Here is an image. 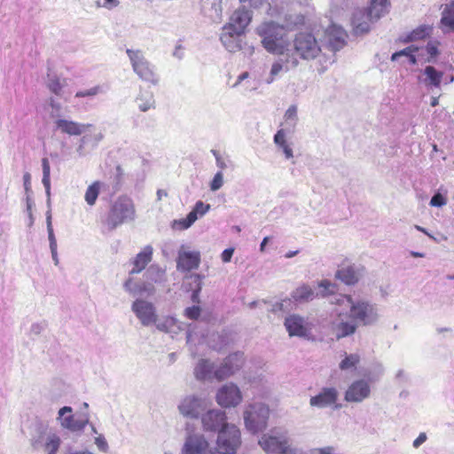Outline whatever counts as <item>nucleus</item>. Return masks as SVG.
Segmentation results:
<instances>
[{
  "mask_svg": "<svg viewBox=\"0 0 454 454\" xmlns=\"http://www.w3.org/2000/svg\"><path fill=\"white\" fill-rule=\"evenodd\" d=\"M330 302L338 306L349 307V317L362 325H372L380 318L378 305L368 299L351 295H334Z\"/></svg>",
  "mask_w": 454,
  "mask_h": 454,
  "instance_id": "f257e3e1",
  "label": "nucleus"
},
{
  "mask_svg": "<svg viewBox=\"0 0 454 454\" xmlns=\"http://www.w3.org/2000/svg\"><path fill=\"white\" fill-rule=\"evenodd\" d=\"M263 48L270 53L284 56L292 51L291 39L284 26L276 22H263L256 27Z\"/></svg>",
  "mask_w": 454,
  "mask_h": 454,
  "instance_id": "f03ea898",
  "label": "nucleus"
},
{
  "mask_svg": "<svg viewBox=\"0 0 454 454\" xmlns=\"http://www.w3.org/2000/svg\"><path fill=\"white\" fill-rule=\"evenodd\" d=\"M135 219L136 207L133 200L127 195H121L113 201L106 224L110 230H114L123 223L133 222Z\"/></svg>",
  "mask_w": 454,
  "mask_h": 454,
  "instance_id": "7ed1b4c3",
  "label": "nucleus"
},
{
  "mask_svg": "<svg viewBox=\"0 0 454 454\" xmlns=\"http://www.w3.org/2000/svg\"><path fill=\"white\" fill-rule=\"evenodd\" d=\"M269 417L270 409L262 403H249L243 414L247 430L254 434L266 429Z\"/></svg>",
  "mask_w": 454,
  "mask_h": 454,
  "instance_id": "20e7f679",
  "label": "nucleus"
},
{
  "mask_svg": "<svg viewBox=\"0 0 454 454\" xmlns=\"http://www.w3.org/2000/svg\"><path fill=\"white\" fill-rule=\"evenodd\" d=\"M126 53L129 59L134 73L143 81L152 84L159 82V76L155 67L145 57L140 50L127 49Z\"/></svg>",
  "mask_w": 454,
  "mask_h": 454,
  "instance_id": "39448f33",
  "label": "nucleus"
},
{
  "mask_svg": "<svg viewBox=\"0 0 454 454\" xmlns=\"http://www.w3.org/2000/svg\"><path fill=\"white\" fill-rule=\"evenodd\" d=\"M290 54L303 59H315L321 49L315 36L310 33H299L291 40Z\"/></svg>",
  "mask_w": 454,
  "mask_h": 454,
  "instance_id": "423d86ee",
  "label": "nucleus"
},
{
  "mask_svg": "<svg viewBox=\"0 0 454 454\" xmlns=\"http://www.w3.org/2000/svg\"><path fill=\"white\" fill-rule=\"evenodd\" d=\"M209 401L202 396L190 394L183 396L178 404V412L186 419H198L209 407Z\"/></svg>",
  "mask_w": 454,
  "mask_h": 454,
  "instance_id": "0eeeda50",
  "label": "nucleus"
},
{
  "mask_svg": "<svg viewBox=\"0 0 454 454\" xmlns=\"http://www.w3.org/2000/svg\"><path fill=\"white\" fill-rule=\"evenodd\" d=\"M258 443L268 454H282L290 446L287 432L281 428H273L263 434Z\"/></svg>",
  "mask_w": 454,
  "mask_h": 454,
  "instance_id": "6e6552de",
  "label": "nucleus"
},
{
  "mask_svg": "<svg viewBox=\"0 0 454 454\" xmlns=\"http://www.w3.org/2000/svg\"><path fill=\"white\" fill-rule=\"evenodd\" d=\"M240 444V431L235 425H227L219 431L216 449L220 454H235Z\"/></svg>",
  "mask_w": 454,
  "mask_h": 454,
  "instance_id": "1a4fd4ad",
  "label": "nucleus"
},
{
  "mask_svg": "<svg viewBox=\"0 0 454 454\" xmlns=\"http://www.w3.org/2000/svg\"><path fill=\"white\" fill-rule=\"evenodd\" d=\"M318 287L321 289L318 294L308 285H301L291 293L292 303H305L312 301L317 296L326 297L333 294L335 292V285L327 279H324L318 283Z\"/></svg>",
  "mask_w": 454,
  "mask_h": 454,
  "instance_id": "9d476101",
  "label": "nucleus"
},
{
  "mask_svg": "<svg viewBox=\"0 0 454 454\" xmlns=\"http://www.w3.org/2000/svg\"><path fill=\"white\" fill-rule=\"evenodd\" d=\"M72 408L70 406H64L59 409L57 419L59 421L60 426L73 433L82 432L87 425L90 423L89 414H83L82 417L75 418L72 414Z\"/></svg>",
  "mask_w": 454,
  "mask_h": 454,
  "instance_id": "9b49d317",
  "label": "nucleus"
},
{
  "mask_svg": "<svg viewBox=\"0 0 454 454\" xmlns=\"http://www.w3.org/2000/svg\"><path fill=\"white\" fill-rule=\"evenodd\" d=\"M200 261V251L191 250L186 245H182L177 252L176 270L180 272H190L199 268Z\"/></svg>",
  "mask_w": 454,
  "mask_h": 454,
  "instance_id": "f8f14e48",
  "label": "nucleus"
},
{
  "mask_svg": "<svg viewBox=\"0 0 454 454\" xmlns=\"http://www.w3.org/2000/svg\"><path fill=\"white\" fill-rule=\"evenodd\" d=\"M242 393L234 383L223 385L215 395L216 403L223 408L236 407L242 402Z\"/></svg>",
  "mask_w": 454,
  "mask_h": 454,
  "instance_id": "ddd939ff",
  "label": "nucleus"
},
{
  "mask_svg": "<svg viewBox=\"0 0 454 454\" xmlns=\"http://www.w3.org/2000/svg\"><path fill=\"white\" fill-rule=\"evenodd\" d=\"M201 420L202 428L206 432H218L225 426L230 425L227 423V416L225 411L219 409H208L203 412L200 418Z\"/></svg>",
  "mask_w": 454,
  "mask_h": 454,
  "instance_id": "4468645a",
  "label": "nucleus"
},
{
  "mask_svg": "<svg viewBox=\"0 0 454 454\" xmlns=\"http://www.w3.org/2000/svg\"><path fill=\"white\" fill-rule=\"evenodd\" d=\"M131 310L144 326H149L157 321L156 308L146 300L136 299L131 305Z\"/></svg>",
  "mask_w": 454,
  "mask_h": 454,
  "instance_id": "2eb2a0df",
  "label": "nucleus"
},
{
  "mask_svg": "<svg viewBox=\"0 0 454 454\" xmlns=\"http://www.w3.org/2000/svg\"><path fill=\"white\" fill-rule=\"evenodd\" d=\"M210 207L209 204L198 200L185 218L176 219L171 223V228L176 231L189 229L199 218L203 217L210 210Z\"/></svg>",
  "mask_w": 454,
  "mask_h": 454,
  "instance_id": "dca6fc26",
  "label": "nucleus"
},
{
  "mask_svg": "<svg viewBox=\"0 0 454 454\" xmlns=\"http://www.w3.org/2000/svg\"><path fill=\"white\" fill-rule=\"evenodd\" d=\"M244 354L235 352L228 356L223 362L215 371V377L218 380H223L238 372L244 364Z\"/></svg>",
  "mask_w": 454,
  "mask_h": 454,
  "instance_id": "f3484780",
  "label": "nucleus"
},
{
  "mask_svg": "<svg viewBox=\"0 0 454 454\" xmlns=\"http://www.w3.org/2000/svg\"><path fill=\"white\" fill-rule=\"evenodd\" d=\"M332 333L337 340L353 335L357 328L356 323L348 318L347 315L338 313L337 317L330 324Z\"/></svg>",
  "mask_w": 454,
  "mask_h": 454,
  "instance_id": "a211bd4d",
  "label": "nucleus"
},
{
  "mask_svg": "<svg viewBox=\"0 0 454 454\" xmlns=\"http://www.w3.org/2000/svg\"><path fill=\"white\" fill-rule=\"evenodd\" d=\"M371 392V385L368 380H356L347 388L344 399L348 403H362L370 397Z\"/></svg>",
  "mask_w": 454,
  "mask_h": 454,
  "instance_id": "6ab92c4d",
  "label": "nucleus"
},
{
  "mask_svg": "<svg viewBox=\"0 0 454 454\" xmlns=\"http://www.w3.org/2000/svg\"><path fill=\"white\" fill-rule=\"evenodd\" d=\"M338 396L339 393L335 387H324L317 395L310 398L309 404L320 409L326 407L338 408L336 405Z\"/></svg>",
  "mask_w": 454,
  "mask_h": 454,
  "instance_id": "aec40b11",
  "label": "nucleus"
},
{
  "mask_svg": "<svg viewBox=\"0 0 454 454\" xmlns=\"http://www.w3.org/2000/svg\"><path fill=\"white\" fill-rule=\"evenodd\" d=\"M183 454H207L209 450V443L205 436L200 434L189 435L182 449Z\"/></svg>",
  "mask_w": 454,
  "mask_h": 454,
  "instance_id": "412c9836",
  "label": "nucleus"
},
{
  "mask_svg": "<svg viewBox=\"0 0 454 454\" xmlns=\"http://www.w3.org/2000/svg\"><path fill=\"white\" fill-rule=\"evenodd\" d=\"M285 327L290 336L307 338L309 328L306 319L299 315L293 314L286 317Z\"/></svg>",
  "mask_w": 454,
  "mask_h": 454,
  "instance_id": "4be33fe9",
  "label": "nucleus"
},
{
  "mask_svg": "<svg viewBox=\"0 0 454 454\" xmlns=\"http://www.w3.org/2000/svg\"><path fill=\"white\" fill-rule=\"evenodd\" d=\"M299 64V59L290 52L285 53L284 56L279 58L272 64L270 73V78L267 79V83H271L275 77L281 72H287L290 69L296 67Z\"/></svg>",
  "mask_w": 454,
  "mask_h": 454,
  "instance_id": "5701e85b",
  "label": "nucleus"
},
{
  "mask_svg": "<svg viewBox=\"0 0 454 454\" xmlns=\"http://www.w3.org/2000/svg\"><path fill=\"white\" fill-rule=\"evenodd\" d=\"M252 19L251 12L244 8L236 10L225 25V29H235L238 33H244L245 28Z\"/></svg>",
  "mask_w": 454,
  "mask_h": 454,
  "instance_id": "b1692460",
  "label": "nucleus"
},
{
  "mask_svg": "<svg viewBox=\"0 0 454 454\" xmlns=\"http://www.w3.org/2000/svg\"><path fill=\"white\" fill-rule=\"evenodd\" d=\"M243 33H238L235 29H225L224 26L220 40L228 51L236 52L241 49L240 36Z\"/></svg>",
  "mask_w": 454,
  "mask_h": 454,
  "instance_id": "393cba45",
  "label": "nucleus"
},
{
  "mask_svg": "<svg viewBox=\"0 0 454 454\" xmlns=\"http://www.w3.org/2000/svg\"><path fill=\"white\" fill-rule=\"evenodd\" d=\"M217 369L215 364L208 359L201 358L194 367V377L198 380H210L215 379V371Z\"/></svg>",
  "mask_w": 454,
  "mask_h": 454,
  "instance_id": "a878e982",
  "label": "nucleus"
},
{
  "mask_svg": "<svg viewBox=\"0 0 454 454\" xmlns=\"http://www.w3.org/2000/svg\"><path fill=\"white\" fill-rule=\"evenodd\" d=\"M328 43L333 51L340 50L346 43L347 34L336 25H332L326 30Z\"/></svg>",
  "mask_w": 454,
  "mask_h": 454,
  "instance_id": "bb28decb",
  "label": "nucleus"
},
{
  "mask_svg": "<svg viewBox=\"0 0 454 454\" xmlns=\"http://www.w3.org/2000/svg\"><path fill=\"white\" fill-rule=\"evenodd\" d=\"M153 252L152 246H145L134 258L132 262L133 268L130 270L129 275L140 273L145 270L146 265L152 261Z\"/></svg>",
  "mask_w": 454,
  "mask_h": 454,
  "instance_id": "cd10ccee",
  "label": "nucleus"
},
{
  "mask_svg": "<svg viewBox=\"0 0 454 454\" xmlns=\"http://www.w3.org/2000/svg\"><path fill=\"white\" fill-rule=\"evenodd\" d=\"M153 324L159 331L169 333L172 336L184 330L183 323L173 317H164L160 319L157 317L156 323Z\"/></svg>",
  "mask_w": 454,
  "mask_h": 454,
  "instance_id": "c85d7f7f",
  "label": "nucleus"
},
{
  "mask_svg": "<svg viewBox=\"0 0 454 454\" xmlns=\"http://www.w3.org/2000/svg\"><path fill=\"white\" fill-rule=\"evenodd\" d=\"M336 278L340 279L347 285L356 284L360 277V269L355 265H347L339 269L335 273Z\"/></svg>",
  "mask_w": 454,
  "mask_h": 454,
  "instance_id": "c756f323",
  "label": "nucleus"
},
{
  "mask_svg": "<svg viewBox=\"0 0 454 454\" xmlns=\"http://www.w3.org/2000/svg\"><path fill=\"white\" fill-rule=\"evenodd\" d=\"M291 134V129H279L274 136V143L282 150L286 159L294 157L293 149L286 141V137Z\"/></svg>",
  "mask_w": 454,
  "mask_h": 454,
  "instance_id": "7c9ffc66",
  "label": "nucleus"
},
{
  "mask_svg": "<svg viewBox=\"0 0 454 454\" xmlns=\"http://www.w3.org/2000/svg\"><path fill=\"white\" fill-rule=\"evenodd\" d=\"M46 86L56 96L63 97L65 89L67 86V81L66 78H61L56 74L48 73Z\"/></svg>",
  "mask_w": 454,
  "mask_h": 454,
  "instance_id": "2f4dec72",
  "label": "nucleus"
},
{
  "mask_svg": "<svg viewBox=\"0 0 454 454\" xmlns=\"http://www.w3.org/2000/svg\"><path fill=\"white\" fill-rule=\"evenodd\" d=\"M389 0H372L367 15L371 20H377L388 12Z\"/></svg>",
  "mask_w": 454,
  "mask_h": 454,
  "instance_id": "473e14b6",
  "label": "nucleus"
},
{
  "mask_svg": "<svg viewBox=\"0 0 454 454\" xmlns=\"http://www.w3.org/2000/svg\"><path fill=\"white\" fill-rule=\"evenodd\" d=\"M145 277L146 281L155 284H162L167 280L165 269L157 264H152L145 271Z\"/></svg>",
  "mask_w": 454,
  "mask_h": 454,
  "instance_id": "72a5a7b5",
  "label": "nucleus"
},
{
  "mask_svg": "<svg viewBox=\"0 0 454 454\" xmlns=\"http://www.w3.org/2000/svg\"><path fill=\"white\" fill-rule=\"evenodd\" d=\"M60 444L61 439L55 433H49L43 438V447L47 454H57Z\"/></svg>",
  "mask_w": 454,
  "mask_h": 454,
  "instance_id": "f704fd0d",
  "label": "nucleus"
},
{
  "mask_svg": "<svg viewBox=\"0 0 454 454\" xmlns=\"http://www.w3.org/2000/svg\"><path fill=\"white\" fill-rule=\"evenodd\" d=\"M57 128L61 130V132L71 136L81 135L84 129L83 125L67 120H59L57 121Z\"/></svg>",
  "mask_w": 454,
  "mask_h": 454,
  "instance_id": "c9c22d12",
  "label": "nucleus"
},
{
  "mask_svg": "<svg viewBox=\"0 0 454 454\" xmlns=\"http://www.w3.org/2000/svg\"><path fill=\"white\" fill-rule=\"evenodd\" d=\"M103 184L99 181L92 183L86 190L84 200L89 206L95 205Z\"/></svg>",
  "mask_w": 454,
  "mask_h": 454,
  "instance_id": "e433bc0d",
  "label": "nucleus"
},
{
  "mask_svg": "<svg viewBox=\"0 0 454 454\" xmlns=\"http://www.w3.org/2000/svg\"><path fill=\"white\" fill-rule=\"evenodd\" d=\"M108 87L105 84L95 85L89 89L79 90L75 94V98H92L98 95L105 94Z\"/></svg>",
  "mask_w": 454,
  "mask_h": 454,
  "instance_id": "4c0bfd02",
  "label": "nucleus"
},
{
  "mask_svg": "<svg viewBox=\"0 0 454 454\" xmlns=\"http://www.w3.org/2000/svg\"><path fill=\"white\" fill-rule=\"evenodd\" d=\"M426 74L425 82L432 86L438 87L442 81V74L438 72L434 67L427 66L424 70Z\"/></svg>",
  "mask_w": 454,
  "mask_h": 454,
  "instance_id": "58836bf2",
  "label": "nucleus"
},
{
  "mask_svg": "<svg viewBox=\"0 0 454 454\" xmlns=\"http://www.w3.org/2000/svg\"><path fill=\"white\" fill-rule=\"evenodd\" d=\"M42 168H43V179L42 183L45 188V192L48 197V201H50L51 196V167L50 162L47 158H43L42 160Z\"/></svg>",
  "mask_w": 454,
  "mask_h": 454,
  "instance_id": "ea45409f",
  "label": "nucleus"
},
{
  "mask_svg": "<svg viewBox=\"0 0 454 454\" xmlns=\"http://www.w3.org/2000/svg\"><path fill=\"white\" fill-rule=\"evenodd\" d=\"M360 362V356L356 353L346 355L340 363V369L342 371L356 370V365Z\"/></svg>",
  "mask_w": 454,
  "mask_h": 454,
  "instance_id": "a19ab883",
  "label": "nucleus"
},
{
  "mask_svg": "<svg viewBox=\"0 0 454 454\" xmlns=\"http://www.w3.org/2000/svg\"><path fill=\"white\" fill-rule=\"evenodd\" d=\"M418 50V48L414 46H409L402 51H396L391 56L392 61H396L401 57H406L409 60V62L412 65L416 64L417 59L414 55V52Z\"/></svg>",
  "mask_w": 454,
  "mask_h": 454,
  "instance_id": "79ce46f5",
  "label": "nucleus"
},
{
  "mask_svg": "<svg viewBox=\"0 0 454 454\" xmlns=\"http://www.w3.org/2000/svg\"><path fill=\"white\" fill-rule=\"evenodd\" d=\"M441 21L444 26L454 28V0L442 12Z\"/></svg>",
  "mask_w": 454,
  "mask_h": 454,
  "instance_id": "37998d69",
  "label": "nucleus"
},
{
  "mask_svg": "<svg viewBox=\"0 0 454 454\" xmlns=\"http://www.w3.org/2000/svg\"><path fill=\"white\" fill-rule=\"evenodd\" d=\"M124 289L131 295L133 296H137V295H140V294H143V289H142V286H143V283L142 284H137V283H135L133 282L132 278H129L124 285Z\"/></svg>",
  "mask_w": 454,
  "mask_h": 454,
  "instance_id": "c03bdc74",
  "label": "nucleus"
},
{
  "mask_svg": "<svg viewBox=\"0 0 454 454\" xmlns=\"http://www.w3.org/2000/svg\"><path fill=\"white\" fill-rule=\"evenodd\" d=\"M136 102L141 112H146L151 110L154 101L152 95H146L145 97L137 98Z\"/></svg>",
  "mask_w": 454,
  "mask_h": 454,
  "instance_id": "a18cd8bd",
  "label": "nucleus"
},
{
  "mask_svg": "<svg viewBox=\"0 0 454 454\" xmlns=\"http://www.w3.org/2000/svg\"><path fill=\"white\" fill-rule=\"evenodd\" d=\"M292 301L290 299H284L279 301H276L271 305L270 311L273 313H278L280 311H287L292 309Z\"/></svg>",
  "mask_w": 454,
  "mask_h": 454,
  "instance_id": "49530a36",
  "label": "nucleus"
},
{
  "mask_svg": "<svg viewBox=\"0 0 454 454\" xmlns=\"http://www.w3.org/2000/svg\"><path fill=\"white\" fill-rule=\"evenodd\" d=\"M46 223H47L48 239H49V242H50V249L58 248L57 240H56L53 228L51 225V215L50 212H47Z\"/></svg>",
  "mask_w": 454,
  "mask_h": 454,
  "instance_id": "de8ad7c7",
  "label": "nucleus"
},
{
  "mask_svg": "<svg viewBox=\"0 0 454 454\" xmlns=\"http://www.w3.org/2000/svg\"><path fill=\"white\" fill-rule=\"evenodd\" d=\"M430 27H420L413 30L407 37V41H416L425 38L429 35Z\"/></svg>",
  "mask_w": 454,
  "mask_h": 454,
  "instance_id": "09e8293b",
  "label": "nucleus"
},
{
  "mask_svg": "<svg viewBox=\"0 0 454 454\" xmlns=\"http://www.w3.org/2000/svg\"><path fill=\"white\" fill-rule=\"evenodd\" d=\"M190 278L193 279L194 283L196 284V288L192 291V301L193 302H199L200 292L202 287V277L200 274H192L190 276Z\"/></svg>",
  "mask_w": 454,
  "mask_h": 454,
  "instance_id": "8fccbe9b",
  "label": "nucleus"
},
{
  "mask_svg": "<svg viewBox=\"0 0 454 454\" xmlns=\"http://www.w3.org/2000/svg\"><path fill=\"white\" fill-rule=\"evenodd\" d=\"M223 183L224 181L223 172L217 171L209 184V188L212 192H216L222 188Z\"/></svg>",
  "mask_w": 454,
  "mask_h": 454,
  "instance_id": "3c124183",
  "label": "nucleus"
},
{
  "mask_svg": "<svg viewBox=\"0 0 454 454\" xmlns=\"http://www.w3.org/2000/svg\"><path fill=\"white\" fill-rule=\"evenodd\" d=\"M211 153L214 155L215 159V164L217 168L222 171L228 168V160L224 158L219 151L212 149Z\"/></svg>",
  "mask_w": 454,
  "mask_h": 454,
  "instance_id": "603ef678",
  "label": "nucleus"
},
{
  "mask_svg": "<svg viewBox=\"0 0 454 454\" xmlns=\"http://www.w3.org/2000/svg\"><path fill=\"white\" fill-rule=\"evenodd\" d=\"M447 204V198L441 194L440 192H436L430 200L429 205L431 207H441Z\"/></svg>",
  "mask_w": 454,
  "mask_h": 454,
  "instance_id": "864d4df0",
  "label": "nucleus"
},
{
  "mask_svg": "<svg viewBox=\"0 0 454 454\" xmlns=\"http://www.w3.org/2000/svg\"><path fill=\"white\" fill-rule=\"evenodd\" d=\"M94 442L100 451L105 453L108 451L109 446L106 437L103 434H98L95 436Z\"/></svg>",
  "mask_w": 454,
  "mask_h": 454,
  "instance_id": "5fc2aeb1",
  "label": "nucleus"
},
{
  "mask_svg": "<svg viewBox=\"0 0 454 454\" xmlns=\"http://www.w3.org/2000/svg\"><path fill=\"white\" fill-rule=\"evenodd\" d=\"M286 119L280 124V129H291V133L294 131L297 120L296 115H285Z\"/></svg>",
  "mask_w": 454,
  "mask_h": 454,
  "instance_id": "6e6d98bb",
  "label": "nucleus"
},
{
  "mask_svg": "<svg viewBox=\"0 0 454 454\" xmlns=\"http://www.w3.org/2000/svg\"><path fill=\"white\" fill-rule=\"evenodd\" d=\"M200 315V309L199 306L188 307L184 310V316L190 319H197Z\"/></svg>",
  "mask_w": 454,
  "mask_h": 454,
  "instance_id": "4d7b16f0",
  "label": "nucleus"
},
{
  "mask_svg": "<svg viewBox=\"0 0 454 454\" xmlns=\"http://www.w3.org/2000/svg\"><path fill=\"white\" fill-rule=\"evenodd\" d=\"M354 31L356 35L367 33L370 30V25L367 22L356 23V19L353 20Z\"/></svg>",
  "mask_w": 454,
  "mask_h": 454,
  "instance_id": "13d9d810",
  "label": "nucleus"
},
{
  "mask_svg": "<svg viewBox=\"0 0 454 454\" xmlns=\"http://www.w3.org/2000/svg\"><path fill=\"white\" fill-rule=\"evenodd\" d=\"M98 7H103L106 9H112L119 4L118 0H98L96 2Z\"/></svg>",
  "mask_w": 454,
  "mask_h": 454,
  "instance_id": "bf43d9fd",
  "label": "nucleus"
},
{
  "mask_svg": "<svg viewBox=\"0 0 454 454\" xmlns=\"http://www.w3.org/2000/svg\"><path fill=\"white\" fill-rule=\"evenodd\" d=\"M309 454H335V449L333 446L315 448L310 450Z\"/></svg>",
  "mask_w": 454,
  "mask_h": 454,
  "instance_id": "052dcab7",
  "label": "nucleus"
},
{
  "mask_svg": "<svg viewBox=\"0 0 454 454\" xmlns=\"http://www.w3.org/2000/svg\"><path fill=\"white\" fill-rule=\"evenodd\" d=\"M233 254H234L233 247H229V248L224 249L223 251V253L221 254L222 261L225 263L231 262Z\"/></svg>",
  "mask_w": 454,
  "mask_h": 454,
  "instance_id": "680f3d73",
  "label": "nucleus"
},
{
  "mask_svg": "<svg viewBox=\"0 0 454 454\" xmlns=\"http://www.w3.org/2000/svg\"><path fill=\"white\" fill-rule=\"evenodd\" d=\"M143 294H146L147 295H153L155 293L154 286L153 282L146 281L143 283Z\"/></svg>",
  "mask_w": 454,
  "mask_h": 454,
  "instance_id": "e2e57ef3",
  "label": "nucleus"
},
{
  "mask_svg": "<svg viewBox=\"0 0 454 454\" xmlns=\"http://www.w3.org/2000/svg\"><path fill=\"white\" fill-rule=\"evenodd\" d=\"M427 434L425 433H420L419 436L413 441L412 446L417 449L427 441Z\"/></svg>",
  "mask_w": 454,
  "mask_h": 454,
  "instance_id": "0e129e2a",
  "label": "nucleus"
},
{
  "mask_svg": "<svg viewBox=\"0 0 454 454\" xmlns=\"http://www.w3.org/2000/svg\"><path fill=\"white\" fill-rule=\"evenodd\" d=\"M426 51L431 58H434L438 55L437 46L433 43H428L427 45Z\"/></svg>",
  "mask_w": 454,
  "mask_h": 454,
  "instance_id": "69168bd1",
  "label": "nucleus"
},
{
  "mask_svg": "<svg viewBox=\"0 0 454 454\" xmlns=\"http://www.w3.org/2000/svg\"><path fill=\"white\" fill-rule=\"evenodd\" d=\"M49 106L51 108V112H59L61 110V105L52 98L49 100Z\"/></svg>",
  "mask_w": 454,
  "mask_h": 454,
  "instance_id": "338daca9",
  "label": "nucleus"
},
{
  "mask_svg": "<svg viewBox=\"0 0 454 454\" xmlns=\"http://www.w3.org/2000/svg\"><path fill=\"white\" fill-rule=\"evenodd\" d=\"M282 454H305L304 451L298 448H291L290 446Z\"/></svg>",
  "mask_w": 454,
  "mask_h": 454,
  "instance_id": "774afa93",
  "label": "nucleus"
}]
</instances>
